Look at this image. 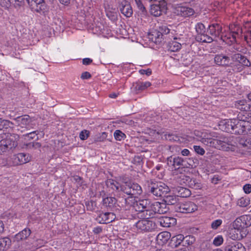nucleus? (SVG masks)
Returning <instances> with one entry per match:
<instances>
[{
	"label": "nucleus",
	"mask_w": 251,
	"mask_h": 251,
	"mask_svg": "<svg viewBox=\"0 0 251 251\" xmlns=\"http://www.w3.org/2000/svg\"><path fill=\"white\" fill-rule=\"evenodd\" d=\"M12 157L3 158L0 160V166H13L12 164Z\"/></svg>",
	"instance_id": "40"
},
{
	"label": "nucleus",
	"mask_w": 251,
	"mask_h": 251,
	"mask_svg": "<svg viewBox=\"0 0 251 251\" xmlns=\"http://www.w3.org/2000/svg\"><path fill=\"white\" fill-rule=\"evenodd\" d=\"M222 223L223 221L221 219L214 220L211 223V227L213 229H216L222 225Z\"/></svg>",
	"instance_id": "47"
},
{
	"label": "nucleus",
	"mask_w": 251,
	"mask_h": 251,
	"mask_svg": "<svg viewBox=\"0 0 251 251\" xmlns=\"http://www.w3.org/2000/svg\"><path fill=\"white\" fill-rule=\"evenodd\" d=\"M92 62V60L89 58H85L83 59L82 62L84 65H88Z\"/></svg>",
	"instance_id": "61"
},
{
	"label": "nucleus",
	"mask_w": 251,
	"mask_h": 251,
	"mask_svg": "<svg viewBox=\"0 0 251 251\" xmlns=\"http://www.w3.org/2000/svg\"><path fill=\"white\" fill-rule=\"evenodd\" d=\"M195 151L199 154L202 155L205 153L204 150L199 146H194Z\"/></svg>",
	"instance_id": "52"
},
{
	"label": "nucleus",
	"mask_w": 251,
	"mask_h": 251,
	"mask_svg": "<svg viewBox=\"0 0 251 251\" xmlns=\"http://www.w3.org/2000/svg\"><path fill=\"white\" fill-rule=\"evenodd\" d=\"M150 191L157 197L164 196L170 191L169 188L164 183L154 182L153 180L148 181Z\"/></svg>",
	"instance_id": "2"
},
{
	"label": "nucleus",
	"mask_w": 251,
	"mask_h": 251,
	"mask_svg": "<svg viewBox=\"0 0 251 251\" xmlns=\"http://www.w3.org/2000/svg\"><path fill=\"white\" fill-rule=\"evenodd\" d=\"M223 237L221 235H218L214 239L213 243L216 246H219L223 243Z\"/></svg>",
	"instance_id": "49"
},
{
	"label": "nucleus",
	"mask_w": 251,
	"mask_h": 251,
	"mask_svg": "<svg viewBox=\"0 0 251 251\" xmlns=\"http://www.w3.org/2000/svg\"><path fill=\"white\" fill-rule=\"evenodd\" d=\"M235 251H246V249L242 244L237 242L234 244Z\"/></svg>",
	"instance_id": "50"
},
{
	"label": "nucleus",
	"mask_w": 251,
	"mask_h": 251,
	"mask_svg": "<svg viewBox=\"0 0 251 251\" xmlns=\"http://www.w3.org/2000/svg\"><path fill=\"white\" fill-rule=\"evenodd\" d=\"M244 39L248 45L251 47V31L248 32L244 36Z\"/></svg>",
	"instance_id": "53"
},
{
	"label": "nucleus",
	"mask_w": 251,
	"mask_h": 251,
	"mask_svg": "<svg viewBox=\"0 0 251 251\" xmlns=\"http://www.w3.org/2000/svg\"><path fill=\"white\" fill-rule=\"evenodd\" d=\"M119 8L121 13L126 17H130L132 15V9L129 4L122 3Z\"/></svg>",
	"instance_id": "25"
},
{
	"label": "nucleus",
	"mask_w": 251,
	"mask_h": 251,
	"mask_svg": "<svg viewBox=\"0 0 251 251\" xmlns=\"http://www.w3.org/2000/svg\"><path fill=\"white\" fill-rule=\"evenodd\" d=\"M167 2L164 0H160L158 3L152 4L151 6V14L155 17H159L166 13L167 10Z\"/></svg>",
	"instance_id": "9"
},
{
	"label": "nucleus",
	"mask_w": 251,
	"mask_h": 251,
	"mask_svg": "<svg viewBox=\"0 0 251 251\" xmlns=\"http://www.w3.org/2000/svg\"><path fill=\"white\" fill-rule=\"evenodd\" d=\"M139 72L140 73V74H141V75L146 74L148 76L150 75L151 74V71L150 69H148L147 70L141 69V70H139Z\"/></svg>",
	"instance_id": "60"
},
{
	"label": "nucleus",
	"mask_w": 251,
	"mask_h": 251,
	"mask_svg": "<svg viewBox=\"0 0 251 251\" xmlns=\"http://www.w3.org/2000/svg\"><path fill=\"white\" fill-rule=\"evenodd\" d=\"M198 206L191 201H185L176 204L175 205L176 211L183 213H190L195 212Z\"/></svg>",
	"instance_id": "8"
},
{
	"label": "nucleus",
	"mask_w": 251,
	"mask_h": 251,
	"mask_svg": "<svg viewBox=\"0 0 251 251\" xmlns=\"http://www.w3.org/2000/svg\"><path fill=\"white\" fill-rule=\"evenodd\" d=\"M179 39H174V41H172L170 43L169 45V50L171 51L175 52L179 50L181 48V42L182 41L180 39L179 36L180 34H179Z\"/></svg>",
	"instance_id": "26"
},
{
	"label": "nucleus",
	"mask_w": 251,
	"mask_h": 251,
	"mask_svg": "<svg viewBox=\"0 0 251 251\" xmlns=\"http://www.w3.org/2000/svg\"><path fill=\"white\" fill-rule=\"evenodd\" d=\"M106 184L108 187L115 191H118L121 186L117 181L112 179L107 180Z\"/></svg>",
	"instance_id": "32"
},
{
	"label": "nucleus",
	"mask_w": 251,
	"mask_h": 251,
	"mask_svg": "<svg viewBox=\"0 0 251 251\" xmlns=\"http://www.w3.org/2000/svg\"><path fill=\"white\" fill-rule=\"evenodd\" d=\"M232 59L237 61L243 65L249 67L251 65V62L246 58V56L240 54L235 53L232 56Z\"/></svg>",
	"instance_id": "21"
},
{
	"label": "nucleus",
	"mask_w": 251,
	"mask_h": 251,
	"mask_svg": "<svg viewBox=\"0 0 251 251\" xmlns=\"http://www.w3.org/2000/svg\"><path fill=\"white\" fill-rule=\"evenodd\" d=\"M184 240V237L182 234H178L174 236L172 238V241L175 242L176 247L179 245Z\"/></svg>",
	"instance_id": "41"
},
{
	"label": "nucleus",
	"mask_w": 251,
	"mask_h": 251,
	"mask_svg": "<svg viewBox=\"0 0 251 251\" xmlns=\"http://www.w3.org/2000/svg\"><path fill=\"white\" fill-rule=\"evenodd\" d=\"M234 123L233 133L244 135L251 134V124L249 122L236 119Z\"/></svg>",
	"instance_id": "7"
},
{
	"label": "nucleus",
	"mask_w": 251,
	"mask_h": 251,
	"mask_svg": "<svg viewBox=\"0 0 251 251\" xmlns=\"http://www.w3.org/2000/svg\"><path fill=\"white\" fill-rule=\"evenodd\" d=\"M11 157L13 166L25 164L30 160V157L29 155L24 153H20L13 155Z\"/></svg>",
	"instance_id": "14"
},
{
	"label": "nucleus",
	"mask_w": 251,
	"mask_h": 251,
	"mask_svg": "<svg viewBox=\"0 0 251 251\" xmlns=\"http://www.w3.org/2000/svg\"><path fill=\"white\" fill-rule=\"evenodd\" d=\"M31 234L29 229H24L22 231L16 234L14 240L15 241L19 242L22 240H25Z\"/></svg>",
	"instance_id": "23"
},
{
	"label": "nucleus",
	"mask_w": 251,
	"mask_h": 251,
	"mask_svg": "<svg viewBox=\"0 0 251 251\" xmlns=\"http://www.w3.org/2000/svg\"><path fill=\"white\" fill-rule=\"evenodd\" d=\"M165 202L168 203V204H174L176 201V198L175 197L173 196H167L165 198Z\"/></svg>",
	"instance_id": "48"
},
{
	"label": "nucleus",
	"mask_w": 251,
	"mask_h": 251,
	"mask_svg": "<svg viewBox=\"0 0 251 251\" xmlns=\"http://www.w3.org/2000/svg\"><path fill=\"white\" fill-rule=\"evenodd\" d=\"M194 134L196 137H198V139L200 140L202 143L204 144V140H207V138H209L212 135L205 131H201L199 130H195Z\"/></svg>",
	"instance_id": "31"
},
{
	"label": "nucleus",
	"mask_w": 251,
	"mask_h": 251,
	"mask_svg": "<svg viewBox=\"0 0 251 251\" xmlns=\"http://www.w3.org/2000/svg\"><path fill=\"white\" fill-rule=\"evenodd\" d=\"M236 119H230L225 121L223 122V126H225V128L222 127V130H225L226 132L233 133V128L235 126L234 122Z\"/></svg>",
	"instance_id": "27"
},
{
	"label": "nucleus",
	"mask_w": 251,
	"mask_h": 251,
	"mask_svg": "<svg viewBox=\"0 0 251 251\" xmlns=\"http://www.w3.org/2000/svg\"><path fill=\"white\" fill-rule=\"evenodd\" d=\"M13 126V124L10 121L0 118V130L11 128Z\"/></svg>",
	"instance_id": "34"
},
{
	"label": "nucleus",
	"mask_w": 251,
	"mask_h": 251,
	"mask_svg": "<svg viewBox=\"0 0 251 251\" xmlns=\"http://www.w3.org/2000/svg\"><path fill=\"white\" fill-rule=\"evenodd\" d=\"M214 61L218 65L227 66L229 64L230 58L226 55L217 54L214 57Z\"/></svg>",
	"instance_id": "20"
},
{
	"label": "nucleus",
	"mask_w": 251,
	"mask_h": 251,
	"mask_svg": "<svg viewBox=\"0 0 251 251\" xmlns=\"http://www.w3.org/2000/svg\"><path fill=\"white\" fill-rule=\"evenodd\" d=\"M240 217L243 226L247 227L251 226V216L250 215H244Z\"/></svg>",
	"instance_id": "35"
},
{
	"label": "nucleus",
	"mask_w": 251,
	"mask_h": 251,
	"mask_svg": "<svg viewBox=\"0 0 251 251\" xmlns=\"http://www.w3.org/2000/svg\"><path fill=\"white\" fill-rule=\"evenodd\" d=\"M115 218V215L113 213L105 212L100 215L99 221L101 224H107L112 222Z\"/></svg>",
	"instance_id": "17"
},
{
	"label": "nucleus",
	"mask_w": 251,
	"mask_h": 251,
	"mask_svg": "<svg viewBox=\"0 0 251 251\" xmlns=\"http://www.w3.org/2000/svg\"><path fill=\"white\" fill-rule=\"evenodd\" d=\"M148 207V209L146 210L145 215L146 217L150 218H153L156 214H162L165 213L168 210V208L166 207L165 203L158 201L151 202L150 201V204Z\"/></svg>",
	"instance_id": "3"
},
{
	"label": "nucleus",
	"mask_w": 251,
	"mask_h": 251,
	"mask_svg": "<svg viewBox=\"0 0 251 251\" xmlns=\"http://www.w3.org/2000/svg\"><path fill=\"white\" fill-rule=\"evenodd\" d=\"M89 135V131L87 130H82L79 134V137L82 140H85L87 139Z\"/></svg>",
	"instance_id": "51"
},
{
	"label": "nucleus",
	"mask_w": 251,
	"mask_h": 251,
	"mask_svg": "<svg viewBox=\"0 0 251 251\" xmlns=\"http://www.w3.org/2000/svg\"><path fill=\"white\" fill-rule=\"evenodd\" d=\"M227 30L222 32V27L219 24H213L209 26L210 33L215 37L221 35V39L226 44L230 45L236 42V38L240 29L235 25H230Z\"/></svg>",
	"instance_id": "1"
},
{
	"label": "nucleus",
	"mask_w": 251,
	"mask_h": 251,
	"mask_svg": "<svg viewBox=\"0 0 251 251\" xmlns=\"http://www.w3.org/2000/svg\"><path fill=\"white\" fill-rule=\"evenodd\" d=\"M16 142L10 137H7L0 141V154L16 146Z\"/></svg>",
	"instance_id": "12"
},
{
	"label": "nucleus",
	"mask_w": 251,
	"mask_h": 251,
	"mask_svg": "<svg viewBox=\"0 0 251 251\" xmlns=\"http://www.w3.org/2000/svg\"><path fill=\"white\" fill-rule=\"evenodd\" d=\"M251 138H245L244 137L239 138L238 139L239 144L243 147L247 148V149H248V145H250V143H251Z\"/></svg>",
	"instance_id": "42"
},
{
	"label": "nucleus",
	"mask_w": 251,
	"mask_h": 251,
	"mask_svg": "<svg viewBox=\"0 0 251 251\" xmlns=\"http://www.w3.org/2000/svg\"><path fill=\"white\" fill-rule=\"evenodd\" d=\"M41 147V144L39 142H33L32 144L29 145L30 148H33L34 149H40Z\"/></svg>",
	"instance_id": "58"
},
{
	"label": "nucleus",
	"mask_w": 251,
	"mask_h": 251,
	"mask_svg": "<svg viewBox=\"0 0 251 251\" xmlns=\"http://www.w3.org/2000/svg\"><path fill=\"white\" fill-rule=\"evenodd\" d=\"M138 8L142 11H144L146 9L145 6L141 0H134Z\"/></svg>",
	"instance_id": "55"
},
{
	"label": "nucleus",
	"mask_w": 251,
	"mask_h": 251,
	"mask_svg": "<svg viewBox=\"0 0 251 251\" xmlns=\"http://www.w3.org/2000/svg\"><path fill=\"white\" fill-rule=\"evenodd\" d=\"M151 85V83L149 81L141 82L136 85V89L138 90H144L149 87Z\"/></svg>",
	"instance_id": "43"
},
{
	"label": "nucleus",
	"mask_w": 251,
	"mask_h": 251,
	"mask_svg": "<svg viewBox=\"0 0 251 251\" xmlns=\"http://www.w3.org/2000/svg\"><path fill=\"white\" fill-rule=\"evenodd\" d=\"M14 121L18 127L26 129L29 128L31 122V118L27 115L18 117L14 119Z\"/></svg>",
	"instance_id": "15"
},
{
	"label": "nucleus",
	"mask_w": 251,
	"mask_h": 251,
	"mask_svg": "<svg viewBox=\"0 0 251 251\" xmlns=\"http://www.w3.org/2000/svg\"><path fill=\"white\" fill-rule=\"evenodd\" d=\"M23 0H8L7 1L5 2H2L0 3V5L2 7H4L5 9H8L10 6L11 3H15V4L17 6L21 5Z\"/></svg>",
	"instance_id": "33"
},
{
	"label": "nucleus",
	"mask_w": 251,
	"mask_h": 251,
	"mask_svg": "<svg viewBox=\"0 0 251 251\" xmlns=\"http://www.w3.org/2000/svg\"><path fill=\"white\" fill-rule=\"evenodd\" d=\"M116 203L117 200L114 197H107L103 198L102 200L103 205L110 209H112L114 207H116Z\"/></svg>",
	"instance_id": "24"
},
{
	"label": "nucleus",
	"mask_w": 251,
	"mask_h": 251,
	"mask_svg": "<svg viewBox=\"0 0 251 251\" xmlns=\"http://www.w3.org/2000/svg\"><path fill=\"white\" fill-rule=\"evenodd\" d=\"M93 231L96 234H99L102 231V228L100 226H97L93 228Z\"/></svg>",
	"instance_id": "63"
},
{
	"label": "nucleus",
	"mask_w": 251,
	"mask_h": 251,
	"mask_svg": "<svg viewBox=\"0 0 251 251\" xmlns=\"http://www.w3.org/2000/svg\"><path fill=\"white\" fill-rule=\"evenodd\" d=\"M171 237L170 232L167 231H163L159 233L156 237L157 241L161 244L167 243Z\"/></svg>",
	"instance_id": "30"
},
{
	"label": "nucleus",
	"mask_w": 251,
	"mask_h": 251,
	"mask_svg": "<svg viewBox=\"0 0 251 251\" xmlns=\"http://www.w3.org/2000/svg\"><path fill=\"white\" fill-rule=\"evenodd\" d=\"M121 190L128 195L136 197L142 193L141 187L136 183L125 182L121 186Z\"/></svg>",
	"instance_id": "5"
},
{
	"label": "nucleus",
	"mask_w": 251,
	"mask_h": 251,
	"mask_svg": "<svg viewBox=\"0 0 251 251\" xmlns=\"http://www.w3.org/2000/svg\"><path fill=\"white\" fill-rule=\"evenodd\" d=\"M158 30L163 35H168L170 39H177L179 38V35L176 33V29H173L171 25L167 26L163 25L159 27ZM180 40V39H179Z\"/></svg>",
	"instance_id": "13"
},
{
	"label": "nucleus",
	"mask_w": 251,
	"mask_h": 251,
	"mask_svg": "<svg viewBox=\"0 0 251 251\" xmlns=\"http://www.w3.org/2000/svg\"><path fill=\"white\" fill-rule=\"evenodd\" d=\"M150 204V201L148 200H139L136 201L133 204V208L138 212V217L145 216L146 210L148 209V206Z\"/></svg>",
	"instance_id": "10"
},
{
	"label": "nucleus",
	"mask_w": 251,
	"mask_h": 251,
	"mask_svg": "<svg viewBox=\"0 0 251 251\" xmlns=\"http://www.w3.org/2000/svg\"><path fill=\"white\" fill-rule=\"evenodd\" d=\"M114 136L116 140L122 141L126 137L125 134L119 130H116L114 133Z\"/></svg>",
	"instance_id": "45"
},
{
	"label": "nucleus",
	"mask_w": 251,
	"mask_h": 251,
	"mask_svg": "<svg viewBox=\"0 0 251 251\" xmlns=\"http://www.w3.org/2000/svg\"><path fill=\"white\" fill-rule=\"evenodd\" d=\"M248 234V231L247 227H243L239 230L233 229L230 233V238L234 240H239L245 237Z\"/></svg>",
	"instance_id": "16"
},
{
	"label": "nucleus",
	"mask_w": 251,
	"mask_h": 251,
	"mask_svg": "<svg viewBox=\"0 0 251 251\" xmlns=\"http://www.w3.org/2000/svg\"><path fill=\"white\" fill-rule=\"evenodd\" d=\"M174 12L177 15L186 18L193 15L195 13V11L190 7L179 4L175 6Z\"/></svg>",
	"instance_id": "11"
},
{
	"label": "nucleus",
	"mask_w": 251,
	"mask_h": 251,
	"mask_svg": "<svg viewBox=\"0 0 251 251\" xmlns=\"http://www.w3.org/2000/svg\"><path fill=\"white\" fill-rule=\"evenodd\" d=\"M243 190L246 194H250L251 193V184H246L243 187Z\"/></svg>",
	"instance_id": "56"
},
{
	"label": "nucleus",
	"mask_w": 251,
	"mask_h": 251,
	"mask_svg": "<svg viewBox=\"0 0 251 251\" xmlns=\"http://www.w3.org/2000/svg\"><path fill=\"white\" fill-rule=\"evenodd\" d=\"M234 229L239 230L241 228L244 227L242 226V222L241 217L237 218L233 223Z\"/></svg>",
	"instance_id": "44"
},
{
	"label": "nucleus",
	"mask_w": 251,
	"mask_h": 251,
	"mask_svg": "<svg viewBox=\"0 0 251 251\" xmlns=\"http://www.w3.org/2000/svg\"><path fill=\"white\" fill-rule=\"evenodd\" d=\"M142 219L138 220L135 223V226L139 232H151L156 228V225L150 217L140 216Z\"/></svg>",
	"instance_id": "4"
},
{
	"label": "nucleus",
	"mask_w": 251,
	"mask_h": 251,
	"mask_svg": "<svg viewBox=\"0 0 251 251\" xmlns=\"http://www.w3.org/2000/svg\"><path fill=\"white\" fill-rule=\"evenodd\" d=\"M58 1L64 5L68 6L70 3L71 0H58Z\"/></svg>",
	"instance_id": "64"
},
{
	"label": "nucleus",
	"mask_w": 251,
	"mask_h": 251,
	"mask_svg": "<svg viewBox=\"0 0 251 251\" xmlns=\"http://www.w3.org/2000/svg\"><path fill=\"white\" fill-rule=\"evenodd\" d=\"M235 106L241 111H248L251 109V106L246 100H240L236 101Z\"/></svg>",
	"instance_id": "28"
},
{
	"label": "nucleus",
	"mask_w": 251,
	"mask_h": 251,
	"mask_svg": "<svg viewBox=\"0 0 251 251\" xmlns=\"http://www.w3.org/2000/svg\"><path fill=\"white\" fill-rule=\"evenodd\" d=\"M91 77V74L88 72H84L81 75V78L82 79H89Z\"/></svg>",
	"instance_id": "59"
},
{
	"label": "nucleus",
	"mask_w": 251,
	"mask_h": 251,
	"mask_svg": "<svg viewBox=\"0 0 251 251\" xmlns=\"http://www.w3.org/2000/svg\"><path fill=\"white\" fill-rule=\"evenodd\" d=\"M30 9L32 11L44 13L47 11V7L44 0H38Z\"/></svg>",
	"instance_id": "19"
},
{
	"label": "nucleus",
	"mask_w": 251,
	"mask_h": 251,
	"mask_svg": "<svg viewBox=\"0 0 251 251\" xmlns=\"http://www.w3.org/2000/svg\"><path fill=\"white\" fill-rule=\"evenodd\" d=\"M250 203V200L248 197H242L237 201V205L240 207H246Z\"/></svg>",
	"instance_id": "38"
},
{
	"label": "nucleus",
	"mask_w": 251,
	"mask_h": 251,
	"mask_svg": "<svg viewBox=\"0 0 251 251\" xmlns=\"http://www.w3.org/2000/svg\"><path fill=\"white\" fill-rule=\"evenodd\" d=\"M168 164H171L175 169L179 168L180 166L183 165L184 160L183 158L180 157H175L172 158V156L167 158Z\"/></svg>",
	"instance_id": "22"
},
{
	"label": "nucleus",
	"mask_w": 251,
	"mask_h": 251,
	"mask_svg": "<svg viewBox=\"0 0 251 251\" xmlns=\"http://www.w3.org/2000/svg\"><path fill=\"white\" fill-rule=\"evenodd\" d=\"M163 34L158 30L153 32L152 36L154 37L155 43L161 42L163 37Z\"/></svg>",
	"instance_id": "46"
},
{
	"label": "nucleus",
	"mask_w": 251,
	"mask_h": 251,
	"mask_svg": "<svg viewBox=\"0 0 251 251\" xmlns=\"http://www.w3.org/2000/svg\"><path fill=\"white\" fill-rule=\"evenodd\" d=\"M197 40L200 42L204 43H211L213 41V39L211 37L205 33L202 34L200 36H197Z\"/></svg>",
	"instance_id": "36"
},
{
	"label": "nucleus",
	"mask_w": 251,
	"mask_h": 251,
	"mask_svg": "<svg viewBox=\"0 0 251 251\" xmlns=\"http://www.w3.org/2000/svg\"><path fill=\"white\" fill-rule=\"evenodd\" d=\"M37 135V131H34L30 133H27L25 136L29 139H33Z\"/></svg>",
	"instance_id": "57"
},
{
	"label": "nucleus",
	"mask_w": 251,
	"mask_h": 251,
	"mask_svg": "<svg viewBox=\"0 0 251 251\" xmlns=\"http://www.w3.org/2000/svg\"><path fill=\"white\" fill-rule=\"evenodd\" d=\"M195 29L198 33L197 36H200L205 33L206 28L204 25L202 23H198L195 26Z\"/></svg>",
	"instance_id": "39"
},
{
	"label": "nucleus",
	"mask_w": 251,
	"mask_h": 251,
	"mask_svg": "<svg viewBox=\"0 0 251 251\" xmlns=\"http://www.w3.org/2000/svg\"><path fill=\"white\" fill-rule=\"evenodd\" d=\"M178 193L180 197L186 198L189 197L191 194V191L187 188L184 187H179L178 189Z\"/></svg>",
	"instance_id": "37"
},
{
	"label": "nucleus",
	"mask_w": 251,
	"mask_h": 251,
	"mask_svg": "<svg viewBox=\"0 0 251 251\" xmlns=\"http://www.w3.org/2000/svg\"><path fill=\"white\" fill-rule=\"evenodd\" d=\"M176 219L174 218L169 217H161L159 219V225L165 227H170L176 224Z\"/></svg>",
	"instance_id": "18"
},
{
	"label": "nucleus",
	"mask_w": 251,
	"mask_h": 251,
	"mask_svg": "<svg viewBox=\"0 0 251 251\" xmlns=\"http://www.w3.org/2000/svg\"><path fill=\"white\" fill-rule=\"evenodd\" d=\"M184 242L187 244L188 245H192L195 241V239L193 236H186L184 237Z\"/></svg>",
	"instance_id": "54"
},
{
	"label": "nucleus",
	"mask_w": 251,
	"mask_h": 251,
	"mask_svg": "<svg viewBox=\"0 0 251 251\" xmlns=\"http://www.w3.org/2000/svg\"><path fill=\"white\" fill-rule=\"evenodd\" d=\"M11 241L8 237L0 238V251L8 250L11 246Z\"/></svg>",
	"instance_id": "29"
},
{
	"label": "nucleus",
	"mask_w": 251,
	"mask_h": 251,
	"mask_svg": "<svg viewBox=\"0 0 251 251\" xmlns=\"http://www.w3.org/2000/svg\"><path fill=\"white\" fill-rule=\"evenodd\" d=\"M214 137L212 135L209 138H207V140H204V144L221 150L227 151L229 149V145L226 143L225 138L221 140L214 138Z\"/></svg>",
	"instance_id": "6"
},
{
	"label": "nucleus",
	"mask_w": 251,
	"mask_h": 251,
	"mask_svg": "<svg viewBox=\"0 0 251 251\" xmlns=\"http://www.w3.org/2000/svg\"><path fill=\"white\" fill-rule=\"evenodd\" d=\"M30 8H31L32 6H33V5H34L35 3H37V1L38 0H26Z\"/></svg>",
	"instance_id": "62"
}]
</instances>
